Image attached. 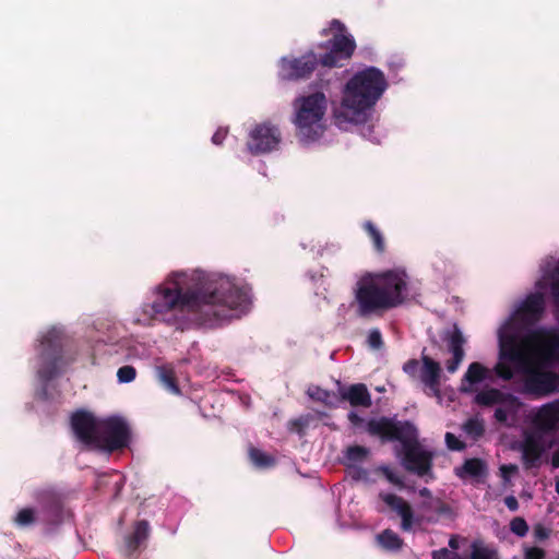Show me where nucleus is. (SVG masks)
<instances>
[{"mask_svg": "<svg viewBox=\"0 0 559 559\" xmlns=\"http://www.w3.org/2000/svg\"><path fill=\"white\" fill-rule=\"evenodd\" d=\"M249 306L248 292L226 275L199 269L175 271L153 287L135 321L177 324L178 313H190L210 324H222L246 313Z\"/></svg>", "mask_w": 559, "mask_h": 559, "instance_id": "nucleus-1", "label": "nucleus"}, {"mask_svg": "<svg viewBox=\"0 0 559 559\" xmlns=\"http://www.w3.org/2000/svg\"><path fill=\"white\" fill-rule=\"evenodd\" d=\"M386 88V78L378 68L356 71L343 85L340 102L334 105L335 124L340 129L352 130L366 123Z\"/></svg>", "mask_w": 559, "mask_h": 559, "instance_id": "nucleus-2", "label": "nucleus"}, {"mask_svg": "<svg viewBox=\"0 0 559 559\" xmlns=\"http://www.w3.org/2000/svg\"><path fill=\"white\" fill-rule=\"evenodd\" d=\"M409 277L403 267L358 277L353 288V308L360 317H369L403 305L409 296Z\"/></svg>", "mask_w": 559, "mask_h": 559, "instance_id": "nucleus-3", "label": "nucleus"}, {"mask_svg": "<svg viewBox=\"0 0 559 559\" xmlns=\"http://www.w3.org/2000/svg\"><path fill=\"white\" fill-rule=\"evenodd\" d=\"M71 426L81 442L107 451L127 445L130 438L129 427L120 417L98 420L90 413L76 412L72 415Z\"/></svg>", "mask_w": 559, "mask_h": 559, "instance_id": "nucleus-4", "label": "nucleus"}, {"mask_svg": "<svg viewBox=\"0 0 559 559\" xmlns=\"http://www.w3.org/2000/svg\"><path fill=\"white\" fill-rule=\"evenodd\" d=\"M326 110L328 98L322 92L304 94L294 100L292 122L304 145L317 143L323 136Z\"/></svg>", "mask_w": 559, "mask_h": 559, "instance_id": "nucleus-5", "label": "nucleus"}, {"mask_svg": "<svg viewBox=\"0 0 559 559\" xmlns=\"http://www.w3.org/2000/svg\"><path fill=\"white\" fill-rule=\"evenodd\" d=\"M370 431L390 435L392 428L384 419L373 420L369 424ZM393 435L401 440L402 464L411 472L424 476L430 469L431 453L425 450L417 441V429L409 423H402L394 427Z\"/></svg>", "mask_w": 559, "mask_h": 559, "instance_id": "nucleus-6", "label": "nucleus"}, {"mask_svg": "<svg viewBox=\"0 0 559 559\" xmlns=\"http://www.w3.org/2000/svg\"><path fill=\"white\" fill-rule=\"evenodd\" d=\"M423 497V502L416 506L414 513L411 507L401 498L391 493H381L380 497L383 502L393 511H395L402 519V528L411 531L421 526L426 522L435 520V513L442 510V503L439 499L433 498L428 489L424 488L419 491Z\"/></svg>", "mask_w": 559, "mask_h": 559, "instance_id": "nucleus-7", "label": "nucleus"}, {"mask_svg": "<svg viewBox=\"0 0 559 559\" xmlns=\"http://www.w3.org/2000/svg\"><path fill=\"white\" fill-rule=\"evenodd\" d=\"M403 369L411 377L418 379L424 385V392L429 396H433L439 404L444 403V397L448 401L452 400L453 390L448 388L441 389L440 364L429 356L423 355L421 362L409 360L404 365Z\"/></svg>", "mask_w": 559, "mask_h": 559, "instance_id": "nucleus-8", "label": "nucleus"}, {"mask_svg": "<svg viewBox=\"0 0 559 559\" xmlns=\"http://www.w3.org/2000/svg\"><path fill=\"white\" fill-rule=\"evenodd\" d=\"M323 33L332 38L325 45L328 51L320 59L322 66L329 68L338 67L343 61L353 56L356 43L354 37L346 31L344 24L334 20L328 28L323 29Z\"/></svg>", "mask_w": 559, "mask_h": 559, "instance_id": "nucleus-9", "label": "nucleus"}, {"mask_svg": "<svg viewBox=\"0 0 559 559\" xmlns=\"http://www.w3.org/2000/svg\"><path fill=\"white\" fill-rule=\"evenodd\" d=\"M467 540L453 536L449 540L450 549H440L433 552V559H496L495 549L487 546L481 539L473 540L466 547Z\"/></svg>", "mask_w": 559, "mask_h": 559, "instance_id": "nucleus-10", "label": "nucleus"}, {"mask_svg": "<svg viewBox=\"0 0 559 559\" xmlns=\"http://www.w3.org/2000/svg\"><path fill=\"white\" fill-rule=\"evenodd\" d=\"M281 133L270 123H257L248 132L247 151L254 155L266 154L278 147Z\"/></svg>", "mask_w": 559, "mask_h": 559, "instance_id": "nucleus-11", "label": "nucleus"}, {"mask_svg": "<svg viewBox=\"0 0 559 559\" xmlns=\"http://www.w3.org/2000/svg\"><path fill=\"white\" fill-rule=\"evenodd\" d=\"M475 400L481 405H498L495 412V417L497 420L502 423H513L516 413L522 407V404L518 399L511 395L506 396L498 390L493 389L478 393Z\"/></svg>", "mask_w": 559, "mask_h": 559, "instance_id": "nucleus-12", "label": "nucleus"}, {"mask_svg": "<svg viewBox=\"0 0 559 559\" xmlns=\"http://www.w3.org/2000/svg\"><path fill=\"white\" fill-rule=\"evenodd\" d=\"M317 64L316 57L310 53L299 59L282 58L278 74L284 80H297L310 74Z\"/></svg>", "mask_w": 559, "mask_h": 559, "instance_id": "nucleus-13", "label": "nucleus"}, {"mask_svg": "<svg viewBox=\"0 0 559 559\" xmlns=\"http://www.w3.org/2000/svg\"><path fill=\"white\" fill-rule=\"evenodd\" d=\"M533 426L540 432L555 430L559 425V401L547 403L530 415Z\"/></svg>", "mask_w": 559, "mask_h": 559, "instance_id": "nucleus-14", "label": "nucleus"}, {"mask_svg": "<svg viewBox=\"0 0 559 559\" xmlns=\"http://www.w3.org/2000/svg\"><path fill=\"white\" fill-rule=\"evenodd\" d=\"M551 447L552 439L549 436L544 433L530 435L525 438L522 445L523 459L530 465H535L540 456Z\"/></svg>", "mask_w": 559, "mask_h": 559, "instance_id": "nucleus-15", "label": "nucleus"}, {"mask_svg": "<svg viewBox=\"0 0 559 559\" xmlns=\"http://www.w3.org/2000/svg\"><path fill=\"white\" fill-rule=\"evenodd\" d=\"M447 342L452 358L447 360L445 368L450 373H453L457 370L461 361L463 360V345L465 344V337L461 330L454 326L448 332Z\"/></svg>", "mask_w": 559, "mask_h": 559, "instance_id": "nucleus-16", "label": "nucleus"}, {"mask_svg": "<svg viewBox=\"0 0 559 559\" xmlns=\"http://www.w3.org/2000/svg\"><path fill=\"white\" fill-rule=\"evenodd\" d=\"M491 377L490 369L479 362H473L468 366L461 383V391L474 392L478 385Z\"/></svg>", "mask_w": 559, "mask_h": 559, "instance_id": "nucleus-17", "label": "nucleus"}, {"mask_svg": "<svg viewBox=\"0 0 559 559\" xmlns=\"http://www.w3.org/2000/svg\"><path fill=\"white\" fill-rule=\"evenodd\" d=\"M456 474L463 479L479 480L486 474V465L478 459H471L462 467L456 468Z\"/></svg>", "mask_w": 559, "mask_h": 559, "instance_id": "nucleus-18", "label": "nucleus"}, {"mask_svg": "<svg viewBox=\"0 0 559 559\" xmlns=\"http://www.w3.org/2000/svg\"><path fill=\"white\" fill-rule=\"evenodd\" d=\"M347 399L353 405L368 406L370 404V396L365 385L356 384L348 389L345 393Z\"/></svg>", "mask_w": 559, "mask_h": 559, "instance_id": "nucleus-19", "label": "nucleus"}, {"mask_svg": "<svg viewBox=\"0 0 559 559\" xmlns=\"http://www.w3.org/2000/svg\"><path fill=\"white\" fill-rule=\"evenodd\" d=\"M380 546L386 550H396L402 546V539L396 533L385 530L377 536Z\"/></svg>", "mask_w": 559, "mask_h": 559, "instance_id": "nucleus-20", "label": "nucleus"}, {"mask_svg": "<svg viewBox=\"0 0 559 559\" xmlns=\"http://www.w3.org/2000/svg\"><path fill=\"white\" fill-rule=\"evenodd\" d=\"M308 395L326 405H334L338 400L336 394L328 392L319 386H310L308 389Z\"/></svg>", "mask_w": 559, "mask_h": 559, "instance_id": "nucleus-21", "label": "nucleus"}, {"mask_svg": "<svg viewBox=\"0 0 559 559\" xmlns=\"http://www.w3.org/2000/svg\"><path fill=\"white\" fill-rule=\"evenodd\" d=\"M148 535V525L146 522H139L135 525L132 538L129 542L130 548H135L143 542Z\"/></svg>", "mask_w": 559, "mask_h": 559, "instance_id": "nucleus-22", "label": "nucleus"}, {"mask_svg": "<svg viewBox=\"0 0 559 559\" xmlns=\"http://www.w3.org/2000/svg\"><path fill=\"white\" fill-rule=\"evenodd\" d=\"M249 454L252 463L258 467H269L274 463L272 456L258 449H251Z\"/></svg>", "mask_w": 559, "mask_h": 559, "instance_id": "nucleus-23", "label": "nucleus"}, {"mask_svg": "<svg viewBox=\"0 0 559 559\" xmlns=\"http://www.w3.org/2000/svg\"><path fill=\"white\" fill-rule=\"evenodd\" d=\"M368 455V451L362 447H352L346 452V459L350 463L362 461Z\"/></svg>", "mask_w": 559, "mask_h": 559, "instance_id": "nucleus-24", "label": "nucleus"}, {"mask_svg": "<svg viewBox=\"0 0 559 559\" xmlns=\"http://www.w3.org/2000/svg\"><path fill=\"white\" fill-rule=\"evenodd\" d=\"M35 520V512L29 508L22 509L17 512L15 522L21 526H26Z\"/></svg>", "mask_w": 559, "mask_h": 559, "instance_id": "nucleus-25", "label": "nucleus"}, {"mask_svg": "<svg viewBox=\"0 0 559 559\" xmlns=\"http://www.w3.org/2000/svg\"><path fill=\"white\" fill-rule=\"evenodd\" d=\"M365 228L371 237L377 250H383V239L380 231L369 222L365 224Z\"/></svg>", "mask_w": 559, "mask_h": 559, "instance_id": "nucleus-26", "label": "nucleus"}, {"mask_svg": "<svg viewBox=\"0 0 559 559\" xmlns=\"http://www.w3.org/2000/svg\"><path fill=\"white\" fill-rule=\"evenodd\" d=\"M483 429H484L483 423L477 418L469 419L464 425L465 432L473 437L480 436L483 433Z\"/></svg>", "mask_w": 559, "mask_h": 559, "instance_id": "nucleus-27", "label": "nucleus"}, {"mask_svg": "<svg viewBox=\"0 0 559 559\" xmlns=\"http://www.w3.org/2000/svg\"><path fill=\"white\" fill-rule=\"evenodd\" d=\"M117 377L119 382L129 383L135 378V369L131 366H123L118 369Z\"/></svg>", "mask_w": 559, "mask_h": 559, "instance_id": "nucleus-28", "label": "nucleus"}, {"mask_svg": "<svg viewBox=\"0 0 559 559\" xmlns=\"http://www.w3.org/2000/svg\"><path fill=\"white\" fill-rule=\"evenodd\" d=\"M510 528L514 534L521 537L525 536L528 532V526L522 518L513 519L511 521Z\"/></svg>", "mask_w": 559, "mask_h": 559, "instance_id": "nucleus-29", "label": "nucleus"}, {"mask_svg": "<svg viewBox=\"0 0 559 559\" xmlns=\"http://www.w3.org/2000/svg\"><path fill=\"white\" fill-rule=\"evenodd\" d=\"M158 377H159V380L160 382L163 383V385L168 389L169 391H171L173 393H179V390L178 388L176 386V384L174 383V380L171 378V374L168 373L166 370L164 369H159L158 371Z\"/></svg>", "mask_w": 559, "mask_h": 559, "instance_id": "nucleus-30", "label": "nucleus"}, {"mask_svg": "<svg viewBox=\"0 0 559 559\" xmlns=\"http://www.w3.org/2000/svg\"><path fill=\"white\" fill-rule=\"evenodd\" d=\"M367 342L371 348H373V349L380 348L382 345L381 333L378 330L370 331L368 334Z\"/></svg>", "mask_w": 559, "mask_h": 559, "instance_id": "nucleus-31", "label": "nucleus"}, {"mask_svg": "<svg viewBox=\"0 0 559 559\" xmlns=\"http://www.w3.org/2000/svg\"><path fill=\"white\" fill-rule=\"evenodd\" d=\"M518 472V466L513 464L501 465L500 474L506 483H509L511 477Z\"/></svg>", "mask_w": 559, "mask_h": 559, "instance_id": "nucleus-32", "label": "nucleus"}, {"mask_svg": "<svg viewBox=\"0 0 559 559\" xmlns=\"http://www.w3.org/2000/svg\"><path fill=\"white\" fill-rule=\"evenodd\" d=\"M386 479L393 485H402V479L388 466L380 467Z\"/></svg>", "mask_w": 559, "mask_h": 559, "instance_id": "nucleus-33", "label": "nucleus"}, {"mask_svg": "<svg viewBox=\"0 0 559 559\" xmlns=\"http://www.w3.org/2000/svg\"><path fill=\"white\" fill-rule=\"evenodd\" d=\"M445 442L448 448L451 450H461L463 448V443L450 432L445 435Z\"/></svg>", "mask_w": 559, "mask_h": 559, "instance_id": "nucleus-34", "label": "nucleus"}, {"mask_svg": "<svg viewBox=\"0 0 559 559\" xmlns=\"http://www.w3.org/2000/svg\"><path fill=\"white\" fill-rule=\"evenodd\" d=\"M525 559H543L544 558V551L540 548L537 547H526L524 549Z\"/></svg>", "mask_w": 559, "mask_h": 559, "instance_id": "nucleus-35", "label": "nucleus"}, {"mask_svg": "<svg viewBox=\"0 0 559 559\" xmlns=\"http://www.w3.org/2000/svg\"><path fill=\"white\" fill-rule=\"evenodd\" d=\"M533 535H534L535 539L543 540L548 537L549 533H548V530L545 528L544 526L536 525L534 527Z\"/></svg>", "mask_w": 559, "mask_h": 559, "instance_id": "nucleus-36", "label": "nucleus"}, {"mask_svg": "<svg viewBox=\"0 0 559 559\" xmlns=\"http://www.w3.org/2000/svg\"><path fill=\"white\" fill-rule=\"evenodd\" d=\"M227 130L219 128L213 135L212 141L214 144H221L226 138Z\"/></svg>", "mask_w": 559, "mask_h": 559, "instance_id": "nucleus-37", "label": "nucleus"}, {"mask_svg": "<svg viewBox=\"0 0 559 559\" xmlns=\"http://www.w3.org/2000/svg\"><path fill=\"white\" fill-rule=\"evenodd\" d=\"M506 504L512 511H515L518 509V501L514 497L506 498Z\"/></svg>", "mask_w": 559, "mask_h": 559, "instance_id": "nucleus-38", "label": "nucleus"}, {"mask_svg": "<svg viewBox=\"0 0 559 559\" xmlns=\"http://www.w3.org/2000/svg\"><path fill=\"white\" fill-rule=\"evenodd\" d=\"M353 478L357 479V480H366L367 477H366V472L365 471H354L353 472Z\"/></svg>", "mask_w": 559, "mask_h": 559, "instance_id": "nucleus-39", "label": "nucleus"}, {"mask_svg": "<svg viewBox=\"0 0 559 559\" xmlns=\"http://www.w3.org/2000/svg\"><path fill=\"white\" fill-rule=\"evenodd\" d=\"M552 466H554V467H558V466H559V453H556V454L552 456Z\"/></svg>", "mask_w": 559, "mask_h": 559, "instance_id": "nucleus-40", "label": "nucleus"}, {"mask_svg": "<svg viewBox=\"0 0 559 559\" xmlns=\"http://www.w3.org/2000/svg\"><path fill=\"white\" fill-rule=\"evenodd\" d=\"M349 418H350V420H352L353 423H355V421H356V419H357L356 415H355V414H353V413H350V414H349Z\"/></svg>", "mask_w": 559, "mask_h": 559, "instance_id": "nucleus-41", "label": "nucleus"}, {"mask_svg": "<svg viewBox=\"0 0 559 559\" xmlns=\"http://www.w3.org/2000/svg\"><path fill=\"white\" fill-rule=\"evenodd\" d=\"M556 491L559 495V479L556 481Z\"/></svg>", "mask_w": 559, "mask_h": 559, "instance_id": "nucleus-42", "label": "nucleus"}]
</instances>
